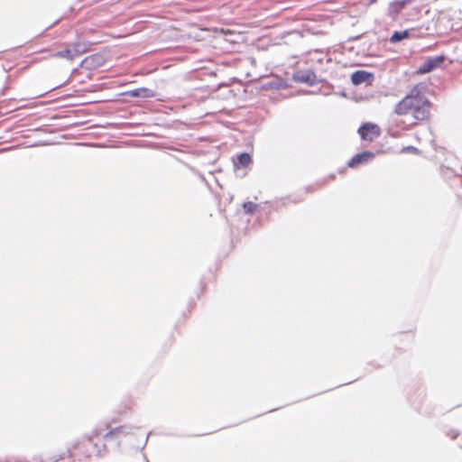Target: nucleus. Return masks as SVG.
<instances>
[{"label": "nucleus", "instance_id": "4", "mask_svg": "<svg viewBox=\"0 0 462 462\" xmlns=\"http://www.w3.org/2000/svg\"><path fill=\"white\" fill-rule=\"evenodd\" d=\"M358 133L363 140L373 141L380 135V128L374 124L365 123L358 129Z\"/></svg>", "mask_w": 462, "mask_h": 462}, {"label": "nucleus", "instance_id": "6", "mask_svg": "<svg viewBox=\"0 0 462 462\" xmlns=\"http://www.w3.org/2000/svg\"><path fill=\"white\" fill-rule=\"evenodd\" d=\"M373 80L374 75L365 70H356L351 75V81L355 86H358L363 83L370 85Z\"/></svg>", "mask_w": 462, "mask_h": 462}, {"label": "nucleus", "instance_id": "9", "mask_svg": "<svg viewBox=\"0 0 462 462\" xmlns=\"http://www.w3.org/2000/svg\"><path fill=\"white\" fill-rule=\"evenodd\" d=\"M374 157V154L371 152H363L355 155L349 162L348 166L351 168L356 167L359 164L367 162Z\"/></svg>", "mask_w": 462, "mask_h": 462}, {"label": "nucleus", "instance_id": "15", "mask_svg": "<svg viewBox=\"0 0 462 462\" xmlns=\"http://www.w3.org/2000/svg\"><path fill=\"white\" fill-rule=\"evenodd\" d=\"M258 207L259 206L257 204L251 201L245 202L243 205V208L246 214H253Z\"/></svg>", "mask_w": 462, "mask_h": 462}, {"label": "nucleus", "instance_id": "1", "mask_svg": "<svg viewBox=\"0 0 462 462\" xmlns=\"http://www.w3.org/2000/svg\"><path fill=\"white\" fill-rule=\"evenodd\" d=\"M426 90L424 84L415 86L395 107L398 115L411 114L417 120H424L430 116V101L423 96Z\"/></svg>", "mask_w": 462, "mask_h": 462}, {"label": "nucleus", "instance_id": "7", "mask_svg": "<svg viewBox=\"0 0 462 462\" xmlns=\"http://www.w3.org/2000/svg\"><path fill=\"white\" fill-rule=\"evenodd\" d=\"M134 428L133 426L129 425H124L120 426L115 429L110 430L108 432H106L104 435L105 439H109L111 438H120V437H126L127 435L131 434Z\"/></svg>", "mask_w": 462, "mask_h": 462}, {"label": "nucleus", "instance_id": "17", "mask_svg": "<svg viewBox=\"0 0 462 462\" xmlns=\"http://www.w3.org/2000/svg\"><path fill=\"white\" fill-rule=\"evenodd\" d=\"M94 57H88L83 60V63H88L90 60H92Z\"/></svg>", "mask_w": 462, "mask_h": 462}, {"label": "nucleus", "instance_id": "2", "mask_svg": "<svg viewBox=\"0 0 462 462\" xmlns=\"http://www.w3.org/2000/svg\"><path fill=\"white\" fill-rule=\"evenodd\" d=\"M109 428V424L105 423L97 426L90 435L84 437V439L88 440L91 443L93 447V451L91 453L86 454V457H89L92 453L97 457H104L106 454V445L103 444L101 447H98L97 444L93 442V438L97 437L103 433L105 430Z\"/></svg>", "mask_w": 462, "mask_h": 462}, {"label": "nucleus", "instance_id": "14", "mask_svg": "<svg viewBox=\"0 0 462 462\" xmlns=\"http://www.w3.org/2000/svg\"><path fill=\"white\" fill-rule=\"evenodd\" d=\"M252 162V158L251 156L246 153V152H243L241 153L238 158H237V162H236V165L238 166H243V167H246L248 166L250 163Z\"/></svg>", "mask_w": 462, "mask_h": 462}, {"label": "nucleus", "instance_id": "8", "mask_svg": "<svg viewBox=\"0 0 462 462\" xmlns=\"http://www.w3.org/2000/svg\"><path fill=\"white\" fill-rule=\"evenodd\" d=\"M444 61V56H436L427 60L420 67L421 73H428L439 67Z\"/></svg>", "mask_w": 462, "mask_h": 462}, {"label": "nucleus", "instance_id": "5", "mask_svg": "<svg viewBox=\"0 0 462 462\" xmlns=\"http://www.w3.org/2000/svg\"><path fill=\"white\" fill-rule=\"evenodd\" d=\"M293 79L297 82L306 83L310 86H313L317 82V76L311 69L299 70L294 74Z\"/></svg>", "mask_w": 462, "mask_h": 462}, {"label": "nucleus", "instance_id": "16", "mask_svg": "<svg viewBox=\"0 0 462 462\" xmlns=\"http://www.w3.org/2000/svg\"><path fill=\"white\" fill-rule=\"evenodd\" d=\"M150 435H151V432H149L147 434L146 438L144 439L142 448H143L146 445Z\"/></svg>", "mask_w": 462, "mask_h": 462}, {"label": "nucleus", "instance_id": "3", "mask_svg": "<svg viewBox=\"0 0 462 462\" xmlns=\"http://www.w3.org/2000/svg\"><path fill=\"white\" fill-rule=\"evenodd\" d=\"M88 51V45L84 42H77L69 45L65 50L58 51L54 54L55 57L64 58L69 60H74L76 57L85 53Z\"/></svg>", "mask_w": 462, "mask_h": 462}, {"label": "nucleus", "instance_id": "10", "mask_svg": "<svg viewBox=\"0 0 462 462\" xmlns=\"http://www.w3.org/2000/svg\"><path fill=\"white\" fill-rule=\"evenodd\" d=\"M126 96H130L133 97H140V98H149L153 97L155 96V92L148 88H139L135 89H132L126 91L125 93Z\"/></svg>", "mask_w": 462, "mask_h": 462}, {"label": "nucleus", "instance_id": "18", "mask_svg": "<svg viewBox=\"0 0 462 462\" xmlns=\"http://www.w3.org/2000/svg\"><path fill=\"white\" fill-rule=\"evenodd\" d=\"M406 149H408L409 151H411V150H412V151H417V149H416V148H414V147H412V146H409V147H407Z\"/></svg>", "mask_w": 462, "mask_h": 462}, {"label": "nucleus", "instance_id": "12", "mask_svg": "<svg viewBox=\"0 0 462 462\" xmlns=\"http://www.w3.org/2000/svg\"><path fill=\"white\" fill-rule=\"evenodd\" d=\"M408 0L395 1L391 3L389 13L392 16L397 15L407 5Z\"/></svg>", "mask_w": 462, "mask_h": 462}, {"label": "nucleus", "instance_id": "11", "mask_svg": "<svg viewBox=\"0 0 462 462\" xmlns=\"http://www.w3.org/2000/svg\"><path fill=\"white\" fill-rule=\"evenodd\" d=\"M80 441H76L70 447H69L66 450L60 452V454L54 455L50 457L51 462H58L60 460L64 459L65 457H71L73 456V449H76L79 447Z\"/></svg>", "mask_w": 462, "mask_h": 462}, {"label": "nucleus", "instance_id": "13", "mask_svg": "<svg viewBox=\"0 0 462 462\" xmlns=\"http://www.w3.org/2000/svg\"><path fill=\"white\" fill-rule=\"evenodd\" d=\"M409 37V31L394 32L390 38L392 43L399 42Z\"/></svg>", "mask_w": 462, "mask_h": 462}]
</instances>
